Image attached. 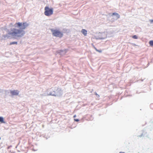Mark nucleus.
<instances>
[{
	"label": "nucleus",
	"mask_w": 153,
	"mask_h": 153,
	"mask_svg": "<svg viewBox=\"0 0 153 153\" xmlns=\"http://www.w3.org/2000/svg\"><path fill=\"white\" fill-rule=\"evenodd\" d=\"M29 25V24L27 22H16L13 25L15 28H11L10 29H6L5 30L8 33L2 36L1 39L5 40L6 38L9 39L10 36H12L22 37L25 34L24 30Z\"/></svg>",
	"instance_id": "obj_1"
},
{
	"label": "nucleus",
	"mask_w": 153,
	"mask_h": 153,
	"mask_svg": "<svg viewBox=\"0 0 153 153\" xmlns=\"http://www.w3.org/2000/svg\"><path fill=\"white\" fill-rule=\"evenodd\" d=\"M47 91L48 95L55 97H60L63 94L62 91L61 89L59 87H57L48 89Z\"/></svg>",
	"instance_id": "obj_2"
},
{
	"label": "nucleus",
	"mask_w": 153,
	"mask_h": 153,
	"mask_svg": "<svg viewBox=\"0 0 153 153\" xmlns=\"http://www.w3.org/2000/svg\"><path fill=\"white\" fill-rule=\"evenodd\" d=\"M44 14L47 16H50L53 14V9L52 8H49L48 6H46L45 8Z\"/></svg>",
	"instance_id": "obj_3"
},
{
	"label": "nucleus",
	"mask_w": 153,
	"mask_h": 153,
	"mask_svg": "<svg viewBox=\"0 0 153 153\" xmlns=\"http://www.w3.org/2000/svg\"><path fill=\"white\" fill-rule=\"evenodd\" d=\"M51 31L53 36H54L61 38L63 36V33L58 30L51 29Z\"/></svg>",
	"instance_id": "obj_4"
},
{
	"label": "nucleus",
	"mask_w": 153,
	"mask_h": 153,
	"mask_svg": "<svg viewBox=\"0 0 153 153\" xmlns=\"http://www.w3.org/2000/svg\"><path fill=\"white\" fill-rule=\"evenodd\" d=\"M114 16H116L114 18V20H117L118 19H119L120 17V15L118 13H112L111 15V17H113V18L114 19Z\"/></svg>",
	"instance_id": "obj_5"
},
{
	"label": "nucleus",
	"mask_w": 153,
	"mask_h": 153,
	"mask_svg": "<svg viewBox=\"0 0 153 153\" xmlns=\"http://www.w3.org/2000/svg\"><path fill=\"white\" fill-rule=\"evenodd\" d=\"M19 91L18 90H11L10 94L13 96H17L19 93Z\"/></svg>",
	"instance_id": "obj_6"
},
{
	"label": "nucleus",
	"mask_w": 153,
	"mask_h": 153,
	"mask_svg": "<svg viewBox=\"0 0 153 153\" xmlns=\"http://www.w3.org/2000/svg\"><path fill=\"white\" fill-rule=\"evenodd\" d=\"M67 51V50L66 49L64 50H61L57 51H56V53H59L60 55H63L66 53Z\"/></svg>",
	"instance_id": "obj_7"
},
{
	"label": "nucleus",
	"mask_w": 153,
	"mask_h": 153,
	"mask_svg": "<svg viewBox=\"0 0 153 153\" xmlns=\"http://www.w3.org/2000/svg\"><path fill=\"white\" fill-rule=\"evenodd\" d=\"M81 32L85 36H86L87 34V31L86 30L84 29H82Z\"/></svg>",
	"instance_id": "obj_8"
},
{
	"label": "nucleus",
	"mask_w": 153,
	"mask_h": 153,
	"mask_svg": "<svg viewBox=\"0 0 153 153\" xmlns=\"http://www.w3.org/2000/svg\"><path fill=\"white\" fill-rule=\"evenodd\" d=\"M0 122L1 123H5L6 122L4 121V118L2 117H0Z\"/></svg>",
	"instance_id": "obj_9"
},
{
	"label": "nucleus",
	"mask_w": 153,
	"mask_h": 153,
	"mask_svg": "<svg viewBox=\"0 0 153 153\" xmlns=\"http://www.w3.org/2000/svg\"><path fill=\"white\" fill-rule=\"evenodd\" d=\"M11 91L10 90H5L4 92L5 94L7 95L9 93H10Z\"/></svg>",
	"instance_id": "obj_10"
},
{
	"label": "nucleus",
	"mask_w": 153,
	"mask_h": 153,
	"mask_svg": "<svg viewBox=\"0 0 153 153\" xmlns=\"http://www.w3.org/2000/svg\"><path fill=\"white\" fill-rule=\"evenodd\" d=\"M17 42H10V45H14V44H17Z\"/></svg>",
	"instance_id": "obj_11"
},
{
	"label": "nucleus",
	"mask_w": 153,
	"mask_h": 153,
	"mask_svg": "<svg viewBox=\"0 0 153 153\" xmlns=\"http://www.w3.org/2000/svg\"><path fill=\"white\" fill-rule=\"evenodd\" d=\"M149 43L151 46H153V40L150 41Z\"/></svg>",
	"instance_id": "obj_12"
},
{
	"label": "nucleus",
	"mask_w": 153,
	"mask_h": 153,
	"mask_svg": "<svg viewBox=\"0 0 153 153\" xmlns=\"http://www.w3.org/2000/svg\"><path fill=\"white\" fill-rule=\"evenodd\" d=\"M94 49L96 50V51L99 52V53H101L102 52V51L101 50H98L95 47H94Z\"/></svg>",
	"instance_id": "obj_13"
},
{
	"label": "nucleus",
	"mask_w": 153,
	"mask_h": 153,
	"mask_svg": "<svg viewBox=\"0 0 153 153\" xmlns=\"http://www.w3.org/2000/svg\"><path fill=\"white\" fill-rule=\"evenodd\" d=\"M132 37L134 39H137V37L136 35H133L132 36Z\"/></svg>",
	"instance_id": "obj_14"
},
{
	"label": "nucleus",
	"mask_w": 153,
	"mask_h": 153,
	"mask_svg": "<svg viewBox=\"0 0 153 153\" xmlns=\"http://www.w3.org/2000/svg\"><path fill=\"white\" fill-rule=\"evenodd\" d=\"M74 120L75 121L78 122L79 121V119H74Z\"/></svg>",
	"instance_id": "obj_15"
},
{
	"label": "nucleus",
	"mask_w": 153,
	"mask_h": 153,
	"mask_svg": "<svg viewBox=\"0 0 153 153\" xmlns=\"http://www.w3.org/2000/svg\"><path fill=\"white\" fill-rule=\"evenodd\" d=\"M143 134H142L138 136V137H141L143 136Z\"/></svg>",
	"instance_id": "obj_16"
},
{
	"label": "nucleus",
	"mask_w": 153,
	"mask_h": 153,
	"mask_svg": "<svg viewBox=\"0 0 153 153\" xmlns=\"http://www.w3.org/2000/svg\"><path fill=\"white\" fill-rule=\"evenodd\" d=\"M132 45L134 46H138L136 45L135 44H134V43L132 44Z\"/></svg>",
	"instance_id": "obj_17"
},
{
	"label": "nucleus",
	"mask_w": 153,
	"mask_h": 153,
	"mask_svg": "<svg viewBox=\"0 0 153 153\" xmlns=\"http://www.w3.org/2000/svg\"><path fill=\"white\" fill-rule=\"evenodd\" d=\"M150 22L151 23H153V19H151L150 20Z\"/></svg>",
	"instance_id": "obj_18"
},
{
	"label": "nucleus",
	"mask_w": 153,
	"mask_h": 153,
	"mask_svg": "<svg viewBox=\"0 0 153 153\" xmlns=\"http://www.w3.org/2000/svg\"><path fill=\"white\" fill-rule=\"evenodd\" d=\"M105 39L104 38H102V37L99 38V39Z\"/></svg>",
	"instance_id": "obj_19"
},
{
	"label": "nucleus",
	"mask_w": 153,
	"mask_h": 153,
	"mask_svg": "<svg viewBox=\"0 0 153 153\" xmlns=\"http://www.w3.org/2000/svg\"><path fill=\"white\" fill-rule=\"evenodd\" d=\"M96 95H97V97H99V95L97 94V93H96Z\"/></svg>",
	"instance_id": "obj_20"
},
{
	"label": "nucleus",
	"mask_w": 153,
	"mask_h": 153,
	"mask_svg": "<svg viewBox=\"0 0 153 153\" xmlns=\"http://www.w3.org/2000/svg\"><path fill=\"white\" fill-rule=\"evenodd\" d=\"M2 90L0 89V93H1L2 92Z\"/></svg>",
	"instance_id": "obj_21"
},
{
	"label": "nucleus",
	"mask_w": 153,
	"mask_h": 153,
	"mask_svg": "<svg viewBox=\"0 0 153 153\" xmlns=\"http://www.w3.org/2000/svg\"><path fill=\"white\" fill-rule=\"evenodd\" d=\"M76 117V115H74V116L73 117H74V118H75V117Z\"/></svg>",
	"instance_id": "obj_22"
},
{
	"label": "nucleus",
	"mask_w": 153,
	"mask_h": 153,
	"mask_svg": "<svg viewBox=\"0 0 153 153\" xmlns=\"http://www.w3.org/2000/svg\"><path fill=\"white\" fill-rule=\"evenodd\" d=\"M119 153H125L124 152H119Z\"/></svg>",
	"instance_id": "obj_23"
},
{
	"label": "nucleus",
	"mask_w": 153,
	"mask_h": 153,
	"mask_svg": "<svg viewBox=\"0 0 153 153\" xmlns=\"http://www.w3.org/2000/svg\"><path fill=\"white\" fill-rule=\"evenodd\" d=\"M114 21V20H113L112 19H111V22H113Z\"/></svg>",
	"instance_id": "obj_24"
},
{
	"label": "nucleus",
	"mask_w": 153,
	"mask_h": 153,
	"mask_svg": "<svg viewBox=\"0 0 153 153\" xmlns=\"http://www.w3.org/2000/svg\"><path fill=\"white\" fill-rule=\"evenodd\" d=\"M152 105H153V104H151L150 105V107H151Z\"/></svg>",
	"instance_id": "obj_25"
},
{
	"label": "nucleus",
	"mask_w": 153,
	"mask_h": 153,
	"mask_svg": "<svg viewBox=\"0 0 153 153\" xmlns=\"http://www.w3.org/2000/svg\"><path fill=\"white\" fill-rule=\"evenodd\" d=\"M1 139V138L0 137V140Z\"/></svg>",
	"instance_id": "obj_26"
}]
</instances>
